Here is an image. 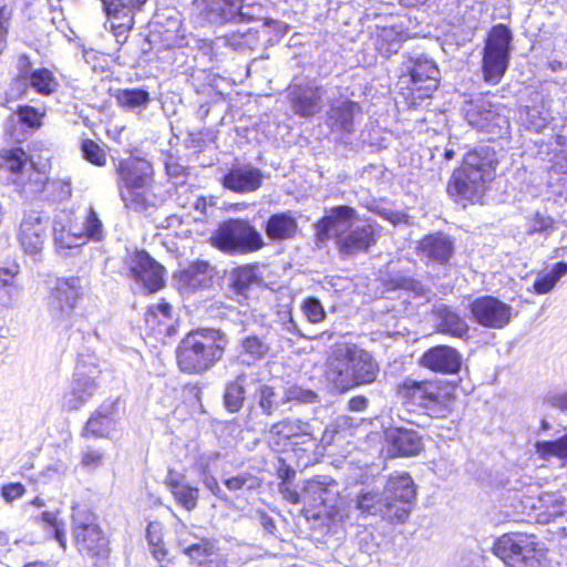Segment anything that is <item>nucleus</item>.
I'll list each match as a JSON object with an SVG mask.
<instances>
[{"mask_svg":"<svg viewBox=\"0 0 567 567\" xmlns=\"http://www.w3.org/2000/svg\"><path fill=\"white\" fill-rule=\"evenodd\" d=\"M275 392L271 388L266 385H260L258 392V403L261 408L262 412L266 414H271L272 411L278 406V404L274 400Z\"/></svg>","mask_w":567,"mask_h":567,"instance_id":"59","label":"nucleus"},{"mask_svg":"<svg viewBox=\"0 0 567 567\" xmlns=\"http://www.w3.org/2000/svg\"><path fill=\"white\" fill-rule=\"evenodd\" d=\"M80 150L82 153V157L89 162L90 164L103 167L107 162V154L103 147L99 145L92 138H84L81 141Z\"/></svg>","mask_w":567,"mask_h":567,"instance_id":"48","label":"nucleus"},{"mask_svg":"<svg viewBox=\"0 0 567 567\" xmlns=\"http://www.w3.org/2000/svg\"><path fill=\"white\" fill-rule=\"evenodd\" d=\"M159 50L183 49L189 45L188 33L182 20L174 14L164 16L156 11L155 28L151 33Z\"/></svg>","mask_w":567,"mask_h":567,"instance_id":"16","label":"nucleus"},{"mask_svg":"<svg viewBox=\"0 0 567 567\" xmlns=\"http://www.w3.org/2000/svg\"><path fill=\"white\" fill-rule=\"evenodd\" d=\"M25 493L27 488L20 482L6 483L0 487V496L8 504L23 497Z\"/></svg>","mask_w":567,"mask_h":567,"instance_id":"57","label":"nucleus"},{"mask_svg":"<svg viewBox=\"0 0 567 567\" xmlns=\"http://www.w3.org/2000/svg\"><path fill=\"white\" fill-rule=\"evenodd\" d=\"M298 224L290 212L274 214L266 226L267 236L277 241L291 239L296 236Z\"/></svg>","mask_w":567,"mask_h":567,"instance_id":"35","label":"nucleus"},{"mask_svg":"<svg viewBox=\"0 0 567 567\" xmlns=\"http://www.w3.org/2000/svg\"><path fill=\"white\" fill-rule=\"evenodd\" d=\"M498 163L497 151L489 145H481L467 152L461 167L453 172L447 193L452 197L471 202L481 198L495 178Z\"/></svg>","mask_w":567,"mask_h":567,"instance_id":"3","label":"nucleus"},{"mask_svg":"<svg viewBox=\"0 0 567 567\" xmlns=\"http://www.w3.org/2000/svg\"><path fill=\"white\" fill-rule=\"evenodd\" d=\"M468 310L474 322L487 329H503L512 320L511 305L493 296H482L472 300Z\"/></svg>","mask_w":567,"mask_h":567,"instance_id":"13","label":"nucleus"},{"mask_svg":"<svg viewBox=\"0 0 567 567\" xmlns=\"http://www.w3.org/2000/svg\"><path fill=\"white\" fill-rule=\"evenodd\" d=\"M19 123L30 130H39L44 124L47 116V106L44 104L34 106L31 104L18 105L16 110Z\"/></svg>","mask_w":567,"mask_h":567,"instance_id":"41","label":"nucleus"},{"mask_svg":"<svg viewBox=\"0 0 567 567\" xmlns=\"http://www.w3.org/2000/svg\"><path fill=\"white\" fill-rule=\"evenodd\" d=\"M432 316L439 332L455 338H463L468 333V324L463 317L451 306L437 301L432 307Z\"/></svg>","mask_w":567,"mask_h":567,"instance_id":"25","label":"nucleus"},{"mask_svg":"<svg viewBox=\"0 0 567 567\" xmlns=\"http://www.w3.org/2000/svg\"><path fill=\"white\" fill-rule=\"evenodd\" d=\"M555 230L554 219L544 213L535 212L526 218V235L535 234L548 237Z\"/></svg>","mask_w":567,"mask_h":567,"instance_id":"44","label":"nucleus"},{"mask_svg":"<svg viewBox=\"0 0 567 567\" xmlns=\"http://www.w3.org/2000/svg\"><path fill=\"white\" fill-rule=\"evenodd\" d=\"M164 484L177 505L188 512L197 507L200 498L199 488L188 484L183 474L174 468H169L165 476Z\"/></svg>","mask_w":567,"mask_h":567,"instance_id":"24","label":"nucleus"},{"mask_svg":"<svg viewBox=\"0 0 567 567\" xmlns=\"http://www.w3.org/2000/svg\"><path fill=\"white\" fill-rule=\"evenodd\" d=\"M386 440L391 445L392 452L399 456L416 455L423 447L422 439L414 430L392 429L386 432Z\"/></svg>","mask_w":567,"mask_h":567,"instance_id":"30","label":"nucleus"},{"mask_svg":"<svg viewBox=\"0 0 567 567\" xmlns=\"http://www.w3.org/2000/svg\"><path fill=\"white\" fill-rule=\"evenodd\" d=\"M400 394L432 417H443L447 412L440 388L431 381L406 380L400 386Z\"/></svg>","mask_w":567,"mask_h":567,"instance_id":"11","label":"nucleus"},{"mask_svg":"<svg viewBox=\"0 0 567 567\" xmlns=\"http://www.w3.org/2000/svg\"><path fill=\"white\" fill-rule=\"evenodd\" d=\"M84 233L94 240H101L103 237V226L94 209L90 208L84 221Z\"/></svg>","mask_w":567,"mask_h":567,"instance_id":"56","label":"nucleus"},{"mask_svg":"<svg viewBox=\"0 0 567 567\" xmlns=\"http://www.w3.org/2000/svg\"><path fill=\"white\" fill-rule=\"evenodd\" d=\"M245 378L238 377L236 381L231 382L225 392L224 401L226 408L230 412L238 411L245 401V385H244Z\"/></svg>","mask_w":567,"mask_h":567,"instance_id":"49","label":"nucleus"},{"mask_svg":"<svg viewBox=\"0 0 567 567\" xmlns=\"http://www.w3.org/2000/svg\"><path fill=\"white\" fill-rule=\"evenodd\" d=\"M416 250L426 264L446 265L454 255V240L444 233H433L417 243Z\"/></svg>","mask_w":567,"mask_h":567,"instance_id":"18","label":"nucleus"},{"mask_svg":"<svg viewBox=\"0 0 567 567\" xmlns=\"http://www.w3.org/2000/svg\"><path fill=\"white\" fill-rule=\"evenodd\" d=\"M145 328L150 336L159 341L176 333V320L173 318V308L164 299L147 308L145 313Z\"/></svg>","mask_w":567,"mask_h":567,"instance_id":"19","label":"nucleus"},{"mask_svg":"<svg viewBox=\"0 0 567 567\" xmlns=\"http://www.w3.org/2000/svg\"><path fill=\"white\" fill-rule=\"evenodd\" d=\"M128 278L142 285L148 293H155L165 287V268L145 249L135 248L124 258Z\"/></svg>","mask_w":567,"mask_h":567,"instance_id":"9","label":"nucleus"},{"mask_svg":"<svg viewBox=\"0 0 567 567\" xmlns=\"http://www.w3.org/2000/svg\"><path fill=\"white\" fill-rule=\"evenodd\" d=\"M21 272L19 262L16 260L6 262L0 267V288H8L16 285Z\"/></svg>","mask_w":567,"mask_h":567,"instance_id":"55","label":"nucleus"},{"mask_svg":"<svg viewBox=\"0 0 567 567\" xmlns=\"http://www.w3.org/2000/svg\"><path fill=\"white\" fill-rule=\"evenodd\" d=\"M495 554L512 567H538L544 545L534 535L505 534L496 542Z\"/></svg>","mask_w":567,"mask_h":567,"instance_id":"6","label":"nucleus"},{"mask_svg":"<svg viewBox=\"0 0 567 567\" xmlns=\"http://www.w3.org/2000/svg\"><path fill=\"white\" fill-rule=\"evenodd\" d=\"M269 351V346L265 340L257 337H250V358L259 360Z\"/></svg>","mask_w":567,"mask_h":567,"instance_id":"63","label":"nucleus"},{"mask_svg":"<svg viewBox=\"0 0 567 567\" xmlns=\"http://www.w3.org/2000/svg\"><path fill=\"white\" fill-rule=\"evenodd\" d=\"M163 525L158 522H150L146 527V538L150 553L157 561L158 567H174L176 557L169 553L163 537Z\"/></svg>","mask_w":567,"mask_h":567,"instance_id":"32","label":"nucleus"},{"mask_svg":"<svg viewBox=\"0 0 567 567\" xmlns=\"http://www.w3.org/2000/svg\"><path fill=\"white\" fill-rule=\"evenodd\" d=\"M117 189L126 206L145 203L142 192L153 184L154 168L150 161L138 156L118 159L115 165Z\"/></svg>","mask_w":567,"mask_h":567,"instance_id":"5","label":"nucleus"},{"mask_svg":"<svg viewBox=\"0 0 567 567\" xmlns=\"http://www.w3.org/2000/svg\"><path fill=\"white\" fill-rule=\"evenodd\" d=\"M567 274V262H556L549 271H540L537 274L533 284V289L537 295L550 292L557 282Z\"/></svg>","mask_w":567,"mask_h":567,"instance_id":"39","label":"nucleus"},{"mask_svg":"<svg viewBox=\"0 0 567 567\" xmlns=\"http://www.w3.org/2000/svg\"><path fill=\"white\" fill-rule=\"evenodd\" d=\"M250 520L260 526L265 534L272 535L276 530L274 518L261 509H256L254 514L250 515Z\"/></svg>","mask_w":567,"mask_h":567,"instance_id":"60","label":"nucleus"},{"mask_svg":"<svg viewBox=\"0 0 567 567\" xmlns=\"http://www.w3.org/2000/svg\"><path fill=\"white\" fill-rule=\"evenodd\" d=\"M104 462V452L94 447H87L81 456V465L87 470H96Z\"/></svg>","mask_w":567,"mask_h":567,"instance_id":"58","label":"nucleus"},{"mask_svg":"<svg viewBox=\"0 0 567 567\" xmlns=\"http://www.w3.org/2000/svg\"><path fill=\"white\" fill-rule=\"evenodd\" d=\"M274 468L277 472L278 478L281 481L279 483V493L287 502L295 505L300 504L301 495L297 488L292 486L296 471L290 465H287L281 458L277 460V464H274Z\"/></svg>","mask_w":567,"mask_h":567,"instance_id":"38","label":"nucleus"},{"mask_svg":"<svg viewBox=\"0 0 567 567\" xmlns=\"http://www.w3.org/2000/svg\"><path fill=\"white\" fill-rule=\"evenodd\" d=\"M465 118L473 128L492 137H503L509 133L508 117L501 113L498 106L483 100L468 104Z\"/></svg>","mask_w":567,"mask_h":567,"instance_id":"12","label":"nucleus"},{"mask_svg":"<svg viewBox=\"0 0 567 567\" xmlns=\"http://www.w3.org/2000/svg\"><path fill=\"white\" fill-rule=\"evenodd\" d=\"M406 70L415 90L432 91L437 87L440 71L434 61L417 56L410 60Z\"/></svg>","mask_w":567,"mask_h":567,"instance_id":"26","label":"nucleus"},{"mask_svg":"<svg viewBox=\"0 0 567 567\" xmlns=\"http://www.w3.org/2000/svg\"><path fill=\"white\" fill-rule=\"evenodd\" d=\"M420 363L431 371L443 374H455L461 370V353L449 346H436L423 353Z\"/></svg>","mask_w":567,"mask_h":567,"instance_id":"23","label":"nucleus"},{"mask_svg":"<svg viewBox=\"0 0 567 567\" xmlns=\"http://www.w3.org/2000/svg\"><path fill=\"white\" fill-rule=\"evenodd\" d=\"M384 284L389 289H404L415 295H423L425 289L423 285L415 280L410 271L399 267L398 262H389L383 277Z\"/></svg>","mask_w":567,"mask_h":567,"instance_id":"33","label":"nucleus"},{"mask_svg":"<svg viewBox=\"0 0 567 567\" xmlns=\"http://www.w3.org/2000/svg\"><path fill=\"white\" fill-rule=\"evenodd\" d=\"M322 86L293 84L288 87V99L293 112L302 117H311L321 110Z\"/></svg>","mask_w":567,"mask_h":567,"instance_id":"21","label":"nucleus"},{"mask_svg":"<svg viewBox=\"0 0 567 567\" xmlns=\"http://www.w3.org/2000/svg\"><path fill=\"white\" fill-rule=\"evenodd\" d=\"M228 287L233 299L238 302L246 301L248 298V266H239L230 270Z\"/></svg>","mask_w":567,"mask_h":567,"instance_id":"42","label":"nucleus"},{"mask_svg":"<svg viewBox=\"0 0 567 567\" xmlns=\"http://www.w3.org/2000/svg\"><path fill=\"white\" fill-rule=\"evenodd\" d=\"M519 120L527 130L536 133L547 125V116L544 114L543 107L538 105L524 106L519 110Z\"/></svg>","mask_w":567,"mask_h":567,"instance_id":"45","label":"nucleus"},{"mask_svg":"<svg viewBox=\"0 0 567 567\" xmlns=\"http://www.w3.org/2000/svg\"><path fill=\"white\" fill-rule=\"evenodd\" d=\"M270 433L278 440L289 441L291 445H301L317 440L311 424L298 419H287L274 424Z\"/></svg>","mask_w":567,"mask_h":567,"instance_id":"27","label":"nucleus"},{"mask_svg":"<svg viewBox=\"0 0 567 567\" xmlns=\"http://www.w3.org/2000/svg\"><path fill=\"white\" fill-rule=\"evenodd\" d=\"M537 453L544 458L557 457L567 460V433L554 441H542L536 444Z\"/></svg>","mask_w":567,"mask_h":567,"instance_id":"47","label":"nucleus"},{"mask_svg":"<svg viewBox=\"0 0 567 567\" xmlns=\"http://www.w3.org/2000/svg\"><path fill=\"white\" fill-rule=\"evenodd\" d=\"M379 364L367 350L353 343L338 344L326 362L324 378L338 393L373 383L379 374Z\"/></svg>","mask_w":567,"mask_h":567,"instance_id":"2","label":"nucleus"},{"mask_svg":"<svg viewBox=\"0 0 567 567\" xmlns=\"http://www.w3.org/2000/svg\"><path fill=\"white\" fill-rule=\"evenodd\" d=\"M190 567H227V559L214 538L203 537L183 548Z\"/></svg>","mask_w":567,"mask_h":567,"instance_id":"20","label":"nucleus"},{"mask_svg":"<svg viewBox=\"0 0 567 567\" xmlns=\"http://www.w3.org/2000/svg\"><path fill=\"white\" fill-rule=\"evenodd\" d=\"M246 484V476L245 475H238L234 477H229L225 480V485L229 491H238L244 487Z\"/></svg>","mask_w":567,"mask_h":567,"instance_id":"64","label":"nucleus"},{"mask_svg":"<svg viewBox=\"0 0 567 567\" xmlns=\"http://www.w3.org/2000/svg\"><path fill=\"white\" fill-rule=\"evenodd\" d=\"M551 408L558 409L567 413V390H555L547 394L545 399Z\"/></svg>","mask_w":567,"mask_h":567,"instance_id":"61","label":"nucleus"},{"mask_svg":"<svg viewBox=\"0 0 567 567\" xmlns=\"http://www.w3.org/2000/svg\"><path fill=\"white\" fill-rule=\"evenodd\" d=\"M532 507L540 511L538 514V520L546 523L551 518L564 515L565 498L556 492H544L538 496L536 503H534Z\"/></svg>","mask_w":567,"mask_h":567,"instance_id":"36","label":"nucleus"},{"mask_svg":"<svg viewBox=\"0 0 567 567\" xmlns=\"http://www.w3.org/2000/svg\"><path fill=\"white\" fill-rule=\"evenodd\" d=\"M117 103L123 107H137L148 103L150 93L142 87L118 90L115 94Z\"/></svg>","mask_w":567,"mask_h":567,"instance_id":"46","label":"nucleus"},{"mask_svg":"<svg viewBox=\"0 0 567 567\" xmlns=\"http://www.w3.org/2000/svg\"><path fill=\"white\" fill-rule=\"evenodd\" d=\"M209 243L218 250L235 255L248 251V221L230 218L218 223Z\"/></svg>","mask_w":567,"mask_h":567,"instance_id":"14","label":"nucleus"},{"mask_svg":"<svg viewBox=\"0 0 567 567\" xmlns=\"http://www.w3.org/2000/svg\"><path fill=\"white\" fill-rule=\"evenodd\" d=\"M302 310L311 323L322 322L327 316L321 301L315 297H308L302 302Z\"/></svg>","mask_w":567,"mask_h":567,"instance_id":"53","label":"nucleus"},{"mask_svg":"<svg viewBox=\"0 0 567 567\" xmlns=\"http://www.w3.org/2000/svg\"><path fill=\"white\" fill-rule=\"evenodd\" d=\"M117 411L115 401L102 403L87 419L81 431L84 439H102L107 436L106 425Z\"/></svg>","mask_w":567,"mask_h":567,"instance_id":"29","label":"nucleus"},{"mask_svg":"<svg viewBox=\"0 0 567 567\" xmlns=\"http://www.w3.org/2000/svg\"><path fill=\"white\" fill-rule=\"evenodd\" d=\"M226 349L224 334L212 328L188 331L175 350L176 364L181 372L200 374L219 362Z\"/></svg>","mask_w":567,"mask_h":567,"instance_id":"4","label":"nucleus"},{"mask_svg":"<svg viewBox=\"0 0 567 567\" xmlns=\"http://www.w3.org/2000/svg\"><path fill=\"white\" fill-rule=\"evenodd\" d=\"M104 10L110 18L118 20L114 28L122 30H132L134 28V18L132 7L126 2H103Z\"/></svg>","mask_w":567,"mask_h":567,"instance_id":"43","label":"nucleus"},{"mask_svg":"<svg viewBox=\"0 0 567 567\" xmlns=\"http://www.w3.org/2000/svg\"><path fill=\"white\" fill-rule=\"evenodd\" d=\"M47 236L45 226L40 218H24L19 228V243L22 249L28 254L39 252L44 244Z\"/></svg>","mask_w":567,"mask_h":567,"instance_id":"31","label":"nucleus"},{"mask_svg":"<svg viewBox=\"0 0 567 567\" xmlns=\"http://www.w3.org/2000/svg\"><path fill=\"white\" fill-rule=\"evenodd\" d=\"M27 81L29 86L42 96L53 95L60 87V82L54 72L44 66L34 69Z\"/></svg>","mask_w":567,"mask_h":567,"instance_id":"37","label":"nucleus"},{"mask_svg":"<svg viewBox=\"0 0 567 567\" xmlns=\"http://www.w3.org/2000/svg\"><path fill=\"white\" fill-rule=\"evenodd\" d=\"M285 401H295L297 403H315L318 402V394L312 390L303 389L298 385H291L285 392Z\"/></svg>","mask_w":567,"mask_h":567,"instance_id":"54","label":"nucleus"},{"mask_svg":"<svg viewBox=\"0 0 567 567\" xmlns=\"http://www.w3.org/2000/svg\"><path fill=\"white\" fill-rule=\"evenodd\" d=\"M512 31L505 24L492 28L483 55L484 79L488 83H498L503 78L509 60Z\"/></svg>","mask_w":567,"mask_h":567,"instance_id":"7","label":"nucleus"},{"mask_svg":"<svg viewBox=\"0 0 567 567\" xmlns=\"http://www.w3.org/2000/svg\"><path fill=\"white\" fill-rule=\"evenodd\" d=\"M388 503H394L392 515L395 523H404L410 515L411 505L416 498V488L408 473L392 475L384 486Z\"/></svg>","mask_w":567,"mask_h":567,"instance_id":"15","label":"nucleus"},{"mask_svg":"<svg viewBox=\"0 0 567 567\" xmlns=\"http://www.w3.org/2000/svg\"><path fill=\"white\" fill-rule=\"evenodd\" d=\"M32 61L27 53H22L18 56V76L20 81H27L32 73Z\"/></svg>","mask_w":567,"mask_h":567,"instance_id":"62","label":"nucleus"},{"mask_svg":"<svg viewBox=\"0 0 567 567\" xmlns=\"http://www.w3.org/2000/svg\"><path fill=\"white\" fill-rule=\"evenodd\" d=\"M210 265L205 260H195L177 274L178 282L186 289L196 290L210 281Z\"/></svg>","mask_w":567,"mask_h":567,"instance_id":"34","label":"nucleus"},{"mask_svg":"<svg viewBox=\"0 0 567 567\" xmlns=\"http://www.w3.org/2000/svg\"><path fill=\"white\" fill-rule=\"evenodd\" d=\"M354 508L361 514L381 516L391 523H395L392 511L394 503H388L385 492L381 493L374 487H361L353 499Z\"/></svg>","mask_w":567,"mask_h":567,"instance_id":"22","label":"nucleus"},{"mask_svg":"<svg viewBox=\"0 0 567 567\" xmlns=\"http://www.w3.org/2000/svg\"><path fill=\"white\" fill-rule=\"evenodd\" d=\"M225 188L236 193H244L248 189V171L244 168H230L221 179Z\"/></svg>","mask_w":567,"mask_h":567,"instance_id":"50","label":"nucleus"},{"mask_svg":"<svg viewBox=\"0 0 567 567\" xmlns=\"http://www.w3.org/2000/svg\"><path fill=\"white\" fill-rule=\"evenodd\" d=\"M301 503L318 509L313 516H328L334 518L339 502V484L330 476H316L306 482Z\"/></svg>","mask_w":567,"mask_h":567,"instance_id":"10","label":"nucleus"},{"mask_svg":"<svg viewBox=\"0 0 567 567\" xmlns=\"http://www.w3.org/2000/svg\"><path fill=\"white\" fill-rule=\"evenodd\" d=\"M73 544L80 556L99 565L111 555L110 537L96 522H76L72 526Z\"/></svg>","mask_w":567,"mask_h":567,"instance_id":"8","label":"nucleus"},{"mask_svg":"<svg viewBox=\"0 0 567 567\" xmlns=\"http://www.w3.org/2000/svg\"><path fill=\"white\" fill-rule=\"evenodd\" d=\"M95 388L94 382L84 381L78 382L76 385L70 392V399L68 400V406L70 410L80 409L87 399L92 395Z\"/></svg>","mask_w":567,"mask_h":567,"instance_id":"51","label":"nucleus"},{"mask_svg":"<svg viewBox=\"0 0 567 567\" xmlns=\"http://www.w3.org/2000/svg\"><path fill=\"white\" fill-rule=\"evenodd\" d=\"M313 226L316 245L323 247L333 238L343 258L368 252L381 233V226L371 219H361L358 212L347 205L327 209Z\"/></svg>","mask_w":567,"mask_h":567,"instance_id":"1","label":"nucleus"},{"mask_svg":"<svg viewBox=\"0 0 567 567\" xmlns=\"http://www.w3.org/2000/svg\"><path fill=\"white\" fill-rule=\"evenodd\" d=\"M404 40L405 35L402 30L394 27L383 28L377 38V50L382 56L389 58L400 50Z\"/></svg>","mask_w":567,"mask_h":567,"instance_id":"40","label":"nucleus"},{"mask_svg":"<svg viewBox=\"0 0 567 567\" xmlns=\"http://www.w3.org/2000/svg\"><path fill=\"white\" fill-rule=\"evenodd\" d=\"M7 168L12 173H21L28 162V154L21 147H13L3 155Z\"/></svg>","mask_w":567,"mask_h":567,"instance_id":"52","label":"nucleus"},{"mask_svg":"<svg viewBox=\"0 0 567 567\" xmlns=\"http://www.w3.org/2000/svg\"><path fill=\"white\" fill-rule=\"evenodd\" d=\"M84 290L81 277L69 276L56 278L47 296L48 306L56 313H70L83 298Z\"/></svg>","mask_w":567,"mask_h":567,"instance_id":"17","label":"nucleus"},{"mask_svg":"<svg viewBox=\"0 0 567 567\" xmlns=\"http://www.w3.org/2000/svg\"><path fill=\"white\" fill-rule=\"evenodd\" d=\"M361 107L349 99L338 100L330 104L328 121L333 130L352 133L354 130V116Z\"/></svg>","mask_w":567,"mask_h":567,"instance_id":"28","label":"nucleus"}]
</instances>
